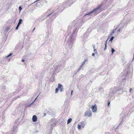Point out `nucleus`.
Segmentation results:
<instances>
[{"instance_id": "obj_1", "label": "nucleus", "mask_w": 134, "mask_h": 134, "mask_svg": "<svg viewBox=\"0 0 134 134\" xmlns=\"http://www.w3.org/2000/svg\"><path fill=\"white\" fill-rule=\"evenodd\" d=\"M76 29L74 30L72 34L70 36L67 42V43L66 44L67 46L68 47L70 48H72L74 41L76 39L75 37H73V35L75 36L76 35L77 32H76Z\"/></svg>"}, {"instance_id": "obj_2", "label": "nucleus", "mask_w": 134, "mask_h": 134, "mask_svg": "<svg viewBox=\"0 0 134 134\" xmlns=\"http://www.w3.org/2000/svg\"><path fill=\"white\" fill-rule=\"evenodd\" d=\"M102 5H98L97 8L88 13L87 14L85 15V16L86 15H96V14L99 13L101 11H100V9L102 7Z\"/></svg>"}, {"instance_id": "obj_3", "label": "nucleus", "mask_w": 134, "mask_h": 134, "mask_svg": "<svg viewBox=\"0 0 134 134\" xmlns=\"http://www.w3.org/2000/svg\"><path fill=\"white\" fill-rule=\"evenodd\" d=\"M124 90V89L123 88H117L115 87L114 89L111 90L110 92H112L114 94L116 93V91Z\"/></svg>"}, {"instance_id": "obj_4", "label": "nucleus", "mask_w": 134, "mask_h": 134, "mask_svg": "<svg viewBox=\"0 0 134 134\" xmlns=\"http://www.w3.org/2000/svg\"><path fill=\"white\" fill-rule=\"evenodd\" d=\"M72 1V0H67L65 2L63 5L64 6H65L66 7L70 6Z\"/></svg>"}, {"instance_id": "obj_5", "label": "nucleus", "mask_w": 134, "mask_h": 134, "mask_svg": "<svg viewBox=\"0 0 134 134\" xmlns=\"http://www.w3.org/2000/svg\"><path fill=\"white\" fill-rule=\"evenodd\" d=\"M84 115L85 116H90L92 115L91 112L90 110L86 111L85 112Z\"/></svg>"}, {"instance_id": "obj_6", "label": "nucleus", "mask_w": 134, "mask_h": 134, "mask_svg": "<svg viewBox=\"0 0 134 134\" xmlns=\"http://www.w3.org/2000/svg\"><path fill=\"white\" fill-rule=\"evenodd\" d=\"M58 88L60 90V91L62 92L63 91V86L61 84L59 83L58 84Z\"/></svg>"}, {"instance_id": "obj_7", "label": "nucleus", "mask_w": 134, "mask_h": 134, "mask_svg": "<svg viewBox=\"0 0 134 134\" xmlns=\"http://www.w3.org/2000/svg\"><path fill=\"white\" fill-rule=\"evenodd\" d=\"M91 108L92 109V112H96L97 110L96 105H95L93 106H92Z\"/></svg>"}, {"instance_id": "obj_8", "label": "nucleus", "mask_w": 134, "mask_h": 134, "mask_svg": "<svg viewBox=\"0 0 134 134\" xmlns=\"http://www.w3.org/2000/svg\"><path fill=\"white\" fill-rule=\"evenodd\" d=\"M32 121L33 122H36L37 121V116L35 115H34L32 118Z\"/></svg>"}, {"instance_id": "obj_9", "label": "nucleus", "mask_w": 134, "mask_h": 134, "mask_svg": "<svg viewBox=\"0 0 134 134\" xmlns=\"http://www.w3.org/2000/svg\"><path fill=\"white\" fill-rule=\"evenodd\" d=\"M79 124L83 128L85 126V124L84 122L82 121H81L79 123Z\"/></svg>"}, {"instance_id": "obj_10", "label": "nucleus", "mask_w": 134, "mask_h": 134, "mask_svg": "<svg viewBox=\"0 0 134 134\" xmlns=\"http://www.w3.org/2000/svg\"><path fill=\"white\" fill-rule=\"evenodd\" d=\"M87 61V59H85V60H84V61L82 63L81 65L83 66V65L85 64V62Z\"/></svg>"}, {"instance_id": "obj_11", "label": "nucleus", "mask_w": 134, "mask_h": 134, "mask_svg": "<svg viewBox=\"0 0 134 134\" xmlns=\"http://www.w3.org/2000/svg\"><path fill=\"white\" fill-rule=\"evenodd\" d=\"M117 28V27L115 29L113 30V31L111 32V35L112 34H114L115 32L116 31V29Z\"/></svg>"}, {"instance_id": "obj_12", "label": "nucleus", "mask_w": 134, "mask_h": 134, "mask_svg": "<svg viewBox=\"0 0 134 134\" xmlns=\"http://www.w3.org/2000/svg\"><path fill=\"white\" fill-rule=\"evenodd\" d=\"M72 119L71 118H70L67 121V124H69L70 123L71 121H72Z\"/></svg>"}, {"instance_id": "obj_13", "label": "nucleus", "mask_w": 134, "mask_h": 134, "mask_svg": "<svg viewBox=\"0 0 134 134\" xmlns=\"http://www.w3.org/2000/svg\"><path fill=\"white\" fill-rule=\"evenodd\" d=\"M22 21V20L21 19H20L19 20V22L18 24L20 25Z\"/></svg>"}, {"instance_id": "obj_14", "label": "nucleus", "mask_w": 134, "mask_h": 134, "mask_svg": "<svg viewBox=\"0 0 134 134\" xmlns=\"http://www.w3.org/2000/svg\"><path fill=\"white\" fill-rule=\"evenodd\" d=\"M111 52H112V54H113V53L115 51V50L113 48H111Z\"/></svg>"}, {"instance_id": "obj_15", "label": "nucleus", "mask_w": 134, "mask_h": 134, "mask_svg": "<svg viewBox=\"0 0 134 134\" xmlns=\"http://www.w3.org/2000/svg\"><path fill=\"white\" fill-rule=\"evenodd\" d=\"M81 126L79 124L78 125L77 128L78 130H80L81 129Z\"/></svg>"}, {"instance_id": "obj_16", "label": "nucleus", "mask_w": 134, "mask_h": 134, "mask_svg": "<svg viewBox=\"0 0 134 134\" xmlns=\"http://www.w3.org/2000/svg\"><path fill=\"white\" fill-rule=\"evenodd\" d=\"M59 90V88H58H58H57L55 89V93H57L58 92Z\"/></svg>"}, {"instance_id": "obj_17", "label": "nucleus", "mask_w": 134, "mask_h": 134, "mask_svg": "<svg viewBox=\"0 0 134 134\" xmlns=\"http://www.w3.org/2000/svg\"><path fill=\"white\" fill-rule=\"evenodd\" d=\"M114 37L113 36V37H111V38L110 39L109 41L112 42V41L113 40V39H114Z\"/></svg>"}, {"instance_id": "obj_18", "label": "nucleus", "mask_w": 134, "mask_h": 134, "mask_svg": "<svg viewBox=\"0 0 134 134\" xmlns=\"http://www.w3.org/2000/svg\"><path fill=\"white\" fill-rule=\"evenodd\" d=\"M83 67V66H82L81 65L80 66V67H79V69H78V70H77V71H80V69H81V68Z\"/></svg>"}, {"instance_id": "obj_19", "label": "nucleus", "mask_w": 134, "mask_h": 134, "mask_svg": "<svg viewBox=\"0 0 134 134\" xmlns=\"http://www.w3.org/2000/svg\"><path fill=\"white\" fill-rule=\"evenodd\" d=\"M20 25H19L18 24H17V25L16 28V29H15L16 30H17L18 29V27H19V26Z\"/></svg>"}, {"instance_id": "obj_20", "label": "nucleus", "mask_w": 134, "mask_h": 134, "mask_svg": "<svg viewBox=\"0 0 134 134\" xmlns=\"http://www.w3.org/2000/svg\"><path fill=\"white\" fill-rule=\"evenodd\" d=\"M113 94H114L112 92H110V93L109 94V95L110 96H113Z\"/></svg>"}, {"instance_id": "obj_21", "label": "nucleus", "mask_w": 134, "mask_h": 134, "mask_svg": "<svg viewBox=\"0 0 134 134\" xmlns=\"http://www.w3.org/2000/svg\"><path fill=\"white\" fill-rule=\"evenodd\" d=\"M94 51H93L96 54L97 53V52L96 50V49H93Z\"/></svg>"}, {"instance_id": "obj_22", "label": "nucleus", "mask_w": 134, "mask_h": 134, "mask_svg": "<svg viewBox=\"0 0 134 134\" xmlns=\"http://www.w3.org/2000/svg\"><path fill=\"white\" fill-rule=\"evenodd\" d=\"M12 54V53H10L8 55H7V57H6V58H7L8 57H9V56H11Z\"/></svg>"}, {"instance_id": "obj_23", "label": "nucleus", "mask_w": 134, "mask_h": 134, "mask_svg": "<svg viewBox=\"0 0 134 134\" xmlns=\"http://www.w3.org/2000/svg\"><path fill=\"white\" fill-rule=\"evenodd\" d=\"M26 106L25 107H28L31 106L30 105V104L27 105V104H26Z\"/></svg>"}, {"instance_id": "obj_24", "label": "nucleus", "mask_w": 134, "mask_h": 134, "mask_svg": "<svg viewBox=\"0 0 134 134\" xmlns=\"http://www.w3.org/2000/svg\"><path fill=\"white\" fill-rule=\"evenodd\" d=\"M92 46L93 48V49H95V44H93L92 45Z\"/></svg>"}, {"instance_id": "obj_25", "label": "nucleus", "mask_w": 134, "mask_h": 134, "mask_svg": "<svg viewBox=\"0 0 134 134\" xmlns=\"http://www.w3.org/2000/svg\"><path fill=\"white\" fill-rule=\"evenodd\" d=\"M19 10L20 11H21L22 9V8H21V6H19Z\"/></svg>"}, {"instance_id": "obj_26", "label": "nucleus", "mask_w": 134, "mask_h": 134, "mask_svg": "<svg viewBox=\"0 0 134 134\" xmlns=\"http://www.w3.org/2000/svg\"><path fill=\"white\" fill-rule=\"evenodd\" d=\"M5 86H4L2 87V88L3 89H5Z\"/></svg>"}, {"instance_id": "obj_27", "label": "nucleus", "mask_w": 134, "mask_h": 134, "mask_svg": "<svg viewBox=\"0 0 134 134\" xmlns=\"http://www.w3.org/2000/svg\"><path fill=\"white\" fill-rule=\"evenodd\" d=\"M73 92V90H71V96L72 95V92Z\"/></svg>"}, {"instance_id": "obj_28", "label": "nucleus", "mask_w": 134, "mask_h": 134, "mask_svg": "<svg viewBox=\"0 0 134 134\" xmlns=\"http://www.w3.org/2000/svg\"><path fill=\"white\" fill-rule=\"evenodd\" d=\"M95 55V54L94 53H93L92 54V56L93 57H94Z\"/></svg>"}, {"instance_id": "obj_29", "label": "nucleus", "mask_w": 134, "mask_h": 134, "mask_svg": "<svg viewBox=\"0 0 134 134\" xmlns=\"http://www.w3.org/2000/svg\"><path fill=\"white\" fill-rule=\"evenodd\" d=\"M38 96L36 98H35V99H34V101H33V102H34L36 101V99H37V97H38Z\"/></svg>"}, {"instance_id": "obj_30", "label": "nucleus", "mask_w": 134, "mask_h": 134, "mask_svg": "<svg viewBox=\"0 0 134 134\" xmlns=\"http://www.w3.org/2000/svg\"><path fill=\"white\" fill-rule=\"evenodd\" d=\"M110 102H109V101H108V106H109V105H110Z\"/></svg>"}, {"instance_id": "obj_31", "label": "nucleus", "mask_w": 134, "mask_h": 134, "mask_svg": "<svg viewBox=\"0 0 134 134\" xmlns=\"http://www.w3.org/2000/svg\"><path fill=\"white\" fill-rule=\"evenodd\" d=\"M120 30H121V29H119L117 30V31L118 32H119L120 31Z\"/></svg>"}, {"instance_id": "obj_32", "label": "nucleus", "mask_w": 134, "mask_h": 134, "mask_svg": "<svg viewBox=\"0 0 134 134\" xmlns=\"http://www.w3.org/2000/svg\"><path fill=\"white\" fill-rule=\"evenodd\" d=\"M34 102H32L30 104V106H31V105H32V104L34 103Z\"/></svg>"}, {"instance_id": "obj_33", "label": "nucleus", "mask_w": 134, "mask_h": 134, "mask_svg": "<svg viewBox=\"0 0 134 134\" xmlns=\"http://www.w3.org/2000/svg\"><path fill=\"white\" fill-rule=\"evenodd\" d=\"M132 90V88H130V90H129V91L130 92H131V91Z\"/></svg>"}, {"instance_id": "obj_34", "label": "nucleus", "mask_w": 134, "mask_h": 134, "mask_svg": "<svg viewBox=\"0 0 134 134\" xmlns=\"http://www.w3.org/2000/svg\"><path fill=\"white\" fill-rule=\"evenodd\" d=\"M107 47H105L104 48V50H105L107 49Z\"/></svg>"}, {"instance_id": "obj_35", "label": "nucleus", "mask_w": 134, "mask_h": 134, "mask_svg": "<svg viewBox=\"0 0 134 134\" xmlns=\"http://www.w3.org/2000/svg\"><path fill=\"white\" fill-rule=\"evenodd\" d=\"M107 40L106 41H105V44H107Z\"/></svg>"}, {"instance_id": "obj_36", "label": "nucleus", "mask_w": 134, "mask_h": 134, "mask_svg": "<svg viewBox=\"0 0 134 134\" xmlns=\"http://www.w3.org/2000/svg\"><path fill=\"white\" fill-rule=\"evenodd\" d=\"M51 14H49L47 16H48L50 15Z\"/></svg>"}, {"instance_id": "obj_37", "label": "nucleus", "mask_w": 134, "mask_h": 134, "mask_svg": "<svg viewBox=\"0 0 134 134\" xmlns=\"http://www.w3.org/2000/svg\"><path fill=\"white\" fill-rule=\"evenodd\" d=\"M105 47H107V44H105Z\"/></svg>"}, {"instance_id": "obj_38", "label": "nucleus", "mask_w": 134, "mask_h": 134, "mask_svg": "<svg viewBox=\"0 0 134 134\" xmlns=\"http://www.w3.org/2000/svg\"><path fill=\"white\" fill-rule=\"evenodd\" d=\"M43 115H44V116H45V115H46V113H44V114H43Z\"/></svg>"}, {"instance_id": "obj_39", "label": "nucleus", "mask_w": 134, "mask_h": 134, "mask_svg": "<svg viewBox=\"0 0 134 134\" xmlns=\"http://www.w3.org/2000/svg\"><path fill=\"white\" fill-rule=\"evenodd\" d=\"M25 61V60L23 59H22L21 60V61L22 62H24Z\"/></svg>"}, {"instance_id": "obj_40", "label": "nucleus", "mask_w": 134, "mask_h": 134, "mask_svg": "<svg viewBox=\"0 0 134 134\" xmlns=\"http://www.w3.org/2000/svg\"><path fill=\"white\" fill-rule=\"evenodd\" d=\"M35 28H34V29H33V31L35 30Z\"/></svg>"}, {"instance_id": "obj_41", "label": "nucleus", "mask_w": 134, "mask_h": 134, "mask_svg": "<svg viewBox=\"0 0 134 134\" xmlns=\"http://www.w3.org/2000/svg\"><path fill=\"white\" fill-rule=\"evenodd\" d=\"M133 60L134 59V54H133Z\"/></svg>"}, {"instance_id": "obj_42", "label": "nucleus", "mask_w": 134, "mask_h": 134, "mask_svg": "<svg viewBox=\"0 0 134 134\" xmlns=\"http://www.w3.org/2000/svg\"><path fill=\"white\" fill-rule=\"evenodd\" d=\"M125 80V79H123V80Z\"/></svg>"}, {"instance_id": "obj_43", "label": "nucleus", "mask_w": 134, "mask_h": 134, "mask_svg": "<svg viewBox=\"0 0 134 134\" xmlns=\"http://www.w3.org/2000/svg\"><path fill=\"white\" fill-rule=\"evenodd\" d=\"M7 30H8V29Z\"/></svg>"}]
</instances>
